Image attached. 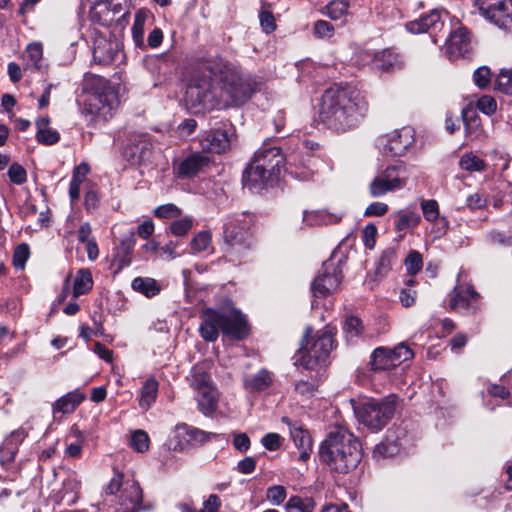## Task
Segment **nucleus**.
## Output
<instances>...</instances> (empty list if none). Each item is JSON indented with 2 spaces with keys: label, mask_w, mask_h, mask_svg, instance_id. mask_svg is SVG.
<instances>
[{
  "label": "nucleus",
  "mask_w": 512,
  "mask_h": 512,
  "mask_svg": "<svg viewBox=\"0 0 512 512\" xmlns=\"http://www.w3.org/2000/svg\"><path fill=\"white\" fill-rule=\"evenodd\" d=\"M257 82L239 67L221 57L207 60L203 72L196 73L187 88L195 107L223 109L246 103L257 90Z\"/></svg>",
  "instance_id": "nucleus-1"
},
{
  "label": "nucleus",
  "mask_w": 512,
  "mask_h": 512,
  "mask_svg": "<svg viewBox=\"0 0 512 512\" xmlns=\"http://www.w3.org/2000/svg\"><path fill=\"white\" fill-rule=\"evenodd\" d=\"M368 109V101L360 91L348 85L333 84L321 96L319 118L329 129L347 132L358 127Z\"/></svg>",
  "instance_id": "nucleus-2"
},
{
  "label": "nucleus",
  "mask_w": 512,
  "mask_h": 512,
  "mask_svg": "<svg viewBox=\"0 0 512 512\" xmlns=\"http://www.w3.org/2000/svg\"><path fill=\"white\" fill-rule=\"evenodd\" d=\"M362 446L353 433L344 427H336L322 442L320 461L337 473H348L362 459Z\"/></svg>",
  "instance_id": "nucleus-3"
},
{
  "label": "nucleus",
  "mask_w": 512,
  "mask_h": 512,
  "mask_svg": "<svg viewBox=\"0 0 512 512\" xmlns=\"http://www.w3.org/2000/svg\"><path fill=\"white\" fill-rule=\"evenodd\" d=\"M201 324L199 333L207 342H214L219 336V331L224 336L234 340H242L249 333L245 316L238 310L220 311L206 308L200 315Z\"/></svg>",
  "instance_id": "nucleus-4"
},
{
  "label": "nucleus",
  "mask_w": 512,
  "mask_h": 512,
  "mask_svg": "<svg viewBox=\"0 0 512 512\" xmlns=\"http://www.w3.org/2000/svg\"><path fill=\"white\" fill-rule=\"evenodd\" d=\"M307 330L302 346L298 351L297 363L307 370H317L326 366L327 359L334 347L333 332L330 329L318 331L310 337Z\"/></svg>",
  "instance_id": "nucleus-5"
},
{
  "label": "nucleus",
  "mask_w": 512,
  "mask_h": 512,
  "mask_svg": "<svg viewBox=\"0 0 512 512\" xmlns=\"http://www.w3.org/2000/svg\"><path fill=\"white\" fill-rule=\"evenodd\" d=\"M94 92L85 101L83 113L91 116V120L107 121L118 106V92L114 85L99 76H92Z\"/></svg>",
  "instance_id": "nucleus-6"
},
{
  "label": "nucleus",
  "mask_w": 512,
  "mask_h": 512,
  "mask_svg": "<svg viewBox=\"0 0 512 512\" xmlns=\"http://www.w3.org/2000/svg\"><path fill=\"white\" fill-rule=\"evenodd\" d=\"M199 410L205 415H211L218 407L219 393L210 374V365L198 363L190 371L188 377Z\"/></svg>",
  "instance_id": "nucleus-7"
},
{
  "label": "nucleus",
  "mask_w": 512,
  "mask_h": 512,
  "mask_svg": "<svg viewBox=\"0 0 512 512\" xmlns=\"http://www.w3.org/2000/svg\"><path fill=\"white\" fill-rule=\"evenodd\" d=\"M397 397L389 395L381 399H368L355 409L358 420L371 431L382 430L393 418Z\"/></svg>",
  "instance_id": "nucleus-8"
},
{
  "label": "nucleus",
  "mask_w": 512,
  "mask_h": 512,
  "mask_svg": "<svg viewBox=\"0 0 512 512\" xmlns=\"http://www.w3.org/2000/svg\"><path fill=\"white\" fill-rule=\"evenodd\" d=\"M252 225V217L242 213L230 219L224 225V241L228 254L244 255L253 245L249 228Z\"/></svg>",
  "instance_id": "nucleus-9"
},
{
  "label": "nucleus",
  "mask_w": 512,
  "mask_h": 512,
  "mask_svg": "<svg viewBox=\"0 0 512 512\" xmlns=\"http://www.w3.org/2000/svg\"><path fill=\"white\" fill-rule=\"evenodd\" d=\"M409 178L408 167L399 162L388 165L380 171L369 184V193L372 197H382L389 192L404 188Z\"/></svg>",
  "instance_id": "nucleus-10"
},
{
  "label": "nucleus",
  "mask_w": 512,
  "mask_h": 512,
  "mask_svg": "<svg viewBox=\"0 0 512 512\" xmlns=\"http://www.w3.org/2000/svg\"><path fill=\"white\" fill-rule=\"evenodd\" d=\"M481 13L495 25L512 30V0H478Z\"/></svg>",
  "instance_id": "nucleus-11"
},
{
  "label": "nucleus",
  "mask_w": 512,
  "mask_h": 512,
  "mask_svg": "<svg viewBox=\"0 0 512 512\" xmlns=\"http://www.w3.org/2000/svg\"><path fill=\"white\" fill-rule=\"evenodd\" d=\"M235 129L231 123H222L218 128L211 129L200 139V145L204 151L212 153H224L230 149Z\"/></svg>",
  "instance_id": "nucleus-12"
},
{
  "label": "nucleus",
  "mask_w": 512,
  "mask_h": 512,
  "mask_svg": "<svg viewBox=\"0 0 512 512\" xmlns=\"http://www.w3.org/2000/svg\"><path fill=\"white\" fill-rule=\"evenodd\" d=\"M153 143L149 135L133 136L123 150V157L133 165L150 161L153 154Z\"/></svg>",
  "instance_id": "nucleus-13"
},
{
  "label": "nucleus",
  "mask_w": 512,
  "mask_h": 512,
  "mask_svg": "<svg viewBox=\"0 0 512 512\" xmlns=\"http://www.w3.org/2000/svg\"><path fill=\"white\" fill-rule=\"evenodd\" d=\"M443 16H447V13L437 9L432 10L429 14L423 15L417 20L406 23V29L413 34L427 32L430 34L432 41L437 44L438 34L444 28Z\"/></svg>",
  "instance_id": "nucleus-14"
},
{
  "label": "nucleus",
  "mask_w": 512,
  "mask_h": 512,
  "mask_svg": "<svg viewBox=\"0 0 512 512\" xmlns=\"http://www.w3.org/2000/svg\"><path fill=\"white\" fill-rule=\"evenodd\" d=\"M342 276L341 271L334 267L333 264L325 263L323 271L314 279L311 290L315 298L326 297L335 291Z\"/></svg>",
  "instance_id": "nucleus-15"
},
{
  "label": "nucleus",
  "mask_w": 512,
  "mask_h": 512,
  "mask_svg": "<svg viewBox=\"0 0 512 512\" xmlns=\"http://www.w3.org/2000/svg\"><path fill=\"white\" fill-rule=\"evenodd\" d=\"M383 145V152L391 156H402L407 149L413 144L414 136L411 127H403L400 130L394 131L383 144L384 139H380Z\"/></svg>",
  "instance_id": "nucleus-16"
},
{
  "label": "nucleus",
  "mask_w": 512,
  "mask_h": 512,
  "mask_svg": "<svg viewBox=\"0 0 512 512\" xmlns=\"http://www.w3.org/2000/svg\"><path fill=\"white\" fill-rule=\"evenodd\" d=\"M479 294L472 286H456L450 300L452 310L474 313L478 308Z\"/></svg>",
  "instance_id": "nucleus-17"
},
{
  "label": "nucleus",
  "mask_w": 512,
  "mask_h": 512,
  "mask_svg": "<svg viewBox=\"0 0 512 512\" xmlns=\"http://www.w3.org/2000/svg\"><path fill=\"white\" fill-rule=\"evenodd\" d=\"M211 163V158L201 152H193L180 160L174 168L178 177L192 178Z\"/></svg>",
  "instance_id": "nucleus-18"
},
{
  "label": "nucleus",
  "mask_w": 512,
  "mask_h": 512,
  "mask_svg": "<svg viewBox=\"0 0 512 512\" xmlns=\"http://www.w3.org/2000/svg\"><path fill=\"white\" fill-rule=\"evenodd\" d=\"M252 161L260 164V166H264L267 171L278 176L280 169L284 164V156L282 155L279 147L264 144L255 152Z\"/></svg>",
  "instance_id": "nucleus-19"
},
{
  "label": "nucleus",
  "mask_w": 512,
  "mask_h": 512,
  "mask_svg": "<svg viewBox=\"0 0 512 512\" xmlns=\"http://www.w3.org/2000/svg\"><path fill=\"white\" fill-rule=\"evenodd\" d=\"M470 50V33L463 27H458L449 34L445 42V54L451 60L465 56Z\"/></svg>",
  "instance_id": "nucleus-20"
},
{
  "label": "nucleus",
  "mask_w": 512,
  "mask_h": 512,
  "mask_svg": "<svg viewBox=\"0 0 512 512\" xmlns=\"http://www.w3.org/2000/svg\"><path fill=\"white\" fill-rule=\"evenodd\" d=\"M278 176H275L270 171L253 162L252 160L248 164L247 168L243 173V185L249 190L263 189L269 182L273 181Z\"/></svg>",
  "instance_id": "nucleus-21"
},
{
  "label": "nucleus",
  "mask_w": 512,
  "mask_h": 512,
  "mask_svg": "<svg viewBox=\"0 0 512 512\" xmlns=\"http://www.w3.org/2000/svg\"><path fill=\"white\" fill-rule=\"evenodd\" d=\"M85 398V394L78 389L70 391L61 396L52 405V413L54 418H57L58 414H72L85 400Z\"/></svg>",
  "instance_id": "nucleus-22"
},
{
  "label": "nucleus",
  "mask_w": 512,
  "mask_h": 512,
  "mask_svg": "<svg viewBox=\"0 0 512 512\" xmlns=\"http://www.w3.org/2000/svg\"><path fill=\"white\" fill-rule=\"evenodd\" d=\"M135 233L131 231L120 240L119 245L114 250L113 263L117 265V270L129 266L132 261V252L135 246Z\"/></svg>",
  "instance_id": "nucleus-23"
},
{
  "label": "nucleus",
  "mask_w": 512,
  "mask_h": 512,
  "mask_svg": "<svg viewBox=\"0 0 512 512\" xmlns=\"http://www.w3.org/2000/svg\"><path fill=\"white\" fill-rule=\"evenodd\" d=\"M123 512H138L142 503V489L138 482L126 483L121 495Z\"/></svg>",
  "instance_id": "nucleus-24"
},
{
  "label": "nucleus",
  "mask_w": 512,
  "mask_h": 512,
  "mask_svg": "<svg viewBox=\"0 0 512 512\" xmlns=\"http://www.w3.org/2000/svg\"><path fill=\"white\" fill-rule=\"evenodd\" d=\"M290 434L293 439V442L299 449V459L305 461L312 452L311 436L309 435L307 430H305L302 426H299L297 424H293L290 426Z\"/></svg>",
  "instance_id": "nucleus-25"
},
{
  "label": "nucleus",
  "mask_w": 512,
  "mask_h": 512,
  "mask_svg": "<svg viewBox=\"0 0 512 512\" xmlns=\"http://www.w3.org/2000/svg\"><path fill=\"white\" fill-rule=\"evenodd\" d=\"M272 381L271 373L261 369L256 374L246 375L243 378V385L248 392H261L270 387Z\"/></svg>",
  "instance_id": "nucleus-26"
},
{
  "label": "nucleus",
  "mask_w": 512,
  "mask_h": 512,
  "mask_svg": "<svg viewBox=\"0 0 512 512\" xmlns=\"http://www.w3.org/2000/svg\"><path fill=\"white\" fill-rule=\"evenodd\" d=\"M400 446L399 435L396 431L389 430L385 440L376 445L373 453L374 456L392 457L399 452Z\"/></svg>",
  "instance_id": "nucleus-27"
},
{
  "label": "nucleus",
  "mask_w": 512,
  "mask_h": 512,
  "mask_svg": "<svg viewBox=\"0 0 512 512\" xmlns=\"http://www.w3.org/2000/svg\"><path fill=\"white\" fill-rule=\"evenodd\" d=\"M80 488V483L72 477L63 481V489L54 494V501L56 503L65 502L68 505L74 504L77 500V493Z\"/></svg>",
  "instance_id": "nucleus-28"
},
{
  "label": "nucleus",
  "mask_w": 512,
  "mask_h": 512,
  "mask_svg": "<svg viewBox=\"0 0 512 512\" xmlns=\"http://www.w3.org/2000/svg\"><path fill=\"white\" fill-rule=\"evenodd\" d=\"M176 433L178 437H183L186 442L201 444L210 440L213 434L207 433L198 428L189 426L187 424H180L176 426Z\"/></svg>",
  "instance_id": "nucleus-29"
},
{
  "label": "nucleus",
  "mask_w": 512,
  "mask_h": 512,
  "mask_svg": "<svg viewBox=\"0 0 512 512\" xmlns=\"http://www.w3.org/2000/svg\"><path fill=\"white\" fill-rule=\"evenodd\" d=\"M375 66L382 72H389L400 69L402 64L398 54L391 50H383L377 53L374 59Z\"/></svg>",
  "instance_id": "nucleus-30"
},
{
  "label": "nucleus",
  "mask_w": 512,
  "mask_h": 512,
  "mask_svg": "<svg viewBox=\"0 0 512 512\" xmlns=\"http://www.w3.org/2000/svg\"><path fill=\"white\" fill-rule=\"evenodd\" d=\"M370 365L374 371H386L395 368L390 349L385 347L376 348L372 353Z\"/></svg>",
  "instance_id": "nucleus-31"
},
{
  "label": "nucleus",
  "mask_w": 512,
  "mask_h": 512,
  "mask_svg": "<svg viewBox=\"0 0 512 512\" xmlns=\"http://www.w3.org/2000/svg\"><path fill=\"white\" fill-rule=\"evenodd\" d=\"M133 290L152 298L160 293L161 286L158 282L150 277H136L131 284Z\"/></svg>",
  "instance_id": "nucleus-32"
},
{
  "label": "nucleus",
  "mask_w": 512,
  "mask_h": 512,
  "mask_svg": "<svg viewBox=\"0 0 512 512\" xmlns=\"http://www.w3.org/2000/svg\"><path fill=\"white\" fill-rule=\"evenodd\" d=\"M93 287V279L90 270L80 269L77 272L73 287V298L88 293Z\"/></svg>",
  "instance_id": "nucleus-33"
},
{
  "label": "nucleus",
  "mask_w": 512,
  "mask_h": 512,
  "mask_svg": "<svg viewBox=\"0 0 512 512\" xmlns=\"http://www.w3.org/2000/svg\"><path fill=\"white\" fill-rule=\"evenodd\" d=\"M337 218L333 215L328 214L325 211H304L303 212V223L306 226H320L336 223Z\"/></svg>",
  "instance_id": "nucleus-34"
},
{
  "label": "nucleus",
  "mask_w": 512,
  "mask_h": 512,
  "mask_svg": "<svg viewBox=\"0 0 512 512\" xmlns=\"http://www.w3.org/2000/svg\"><path fill=\"white\" fill-rule=\"evenodd\" d=\"M157 391H158V382L155 379H148L144 383L140 399H139V406L147 410L150 408V406L155 402L157 397Z\"/></svg>",
  "instance_id": "nucleus-35"
},
{
  "label": "nucleus",
  "mask_w": 512,
  "mask_h": 512,
  "mask_svg": "<svg viewBox=\"0 0 512 512\" xmlns=\"http://www.w3.org/2000/svg\"><path fill=\"white\" fill-rule=\"evenodd\" d=\"M316 503L311 497L292 496L285 504L287 512H313Z\"/></svg>",
  "instance_id": "nucleus-36"
},
{
  "label": "nucleus",
  "mask_w": 512,
  "mask_h": 512,
  "mask_svg": "<svg viewBox=\"0 0 512 512\" xmlns=\"http://www.w3.org/2000/svg\"><path fill=\"white\" fill-rule=\"evenodd\" d=\"M420 220V215L416 212L400 211L395 223V229L397 232L405 231L408 228L416 227L420 223Z\"/></svg>",
  "instance_id": "nucleus-37"
},
{
  "label": "nucleus",
  "mask_w": 512,
  "mask_h": 512,
  "mask_svg": "<svg viewBox=\"0 0 512 512\" xmlns=\"http://www.w3.org/2000/svg\"><path fill=\"white\" fill-rule=\"evenodd\" d=\"M22 438V433L14 432L3 442V444L0 446V457L2 461H11L14 459L16 453V444L14 443V440H21Z\"/></svg>",
  "instance_id": "nucleus-38"
},
{
  "label": "nucleus",
  "mask_w": 512,
  "mask_h": 512,
  "mask_svg": "<svg viewBox=\"0 0 512 512\" xmlns=\"http://www.w3.org/2000/svg\"><path fill=\"white\" fill-rule=\"evenodd\" d=\"M495 88L509 96H512V68L502 69L495 80Z\"/></svg>",
  "instance_id": "nucleus-39"
},
{
  "label": "nucleus",
  "mask_w": 512,
  "mask_h": 512,
  "mask_svg": "<svg viewBox=\"0 0 512 512\" xmlns=\"http://www.w3.org/2000/svg\"><path fill=\"white\" fill-rule=\"evenodd\" d=\"M348 8V0H332L326 6L327 15L332 20H339L346 15Z\"/></svg>",
  "instance_id": "nucleus-40"
},
{
  "label": "nucleus",
  "mask_w": 512,
  "mask_h": 512,
  "mask_svg": "<svg viewBox=\"0 0 512 512\" xmlns=\"http://www.w3.org/2000/svg\"><path fill=\"white\" fill-rule=\"evenodd\" d=\"M343 330L348 340H353L359 337L363 332L362 321L356 316H349L346 318Z\"/></svg>",
  "instance_id": "nucleus-41"
},
{
  "label": "nucleus",
  "mask_w": 512,
  "mask_h": 512,
  "mask_svg": "<svg viewBox=\"0 0 512 512\" xmlns=\"http://www.w3.org/2000/svg\"><path fill=\"white\" fill-rule=\"evenodd\" d=\"M193 227V219L190 216H185L181 219H176L170 224V232L177 237L185 236Z\"/></svg>",
  "instance_id": "nucleus-42"
},
{
  "label": "nucleus",
  "mask_w": 512,
  "mask_h": 512,
  "mask_svg": "<svg viewBox=\"0 0 512 512\" xmlns=\"http://www.w3.org/2000/svg\"><path fill=\"white\" fill-rule=\"evenodd\" d=\"M420 207L423 216L428 222H436L440 217L438 202L434 199L422 200Z\"/></svg>",
  "instance_id": "nucleus-43"
},
{
  "label": "nucleus",
  "mask_w": 512,
  "mask_h": 512,
  "mask_svg": "<svg viewBox=\"0 0 512 512\" xmlns=\"http://www.w3.org/2000/svg\"><path fill=\"white\" fill-rule=\"evenodd\" d=\"M460 167L469 172L482 171L485 163L479 157L473 154H465L460 159Z\"/></svg>",
  "instance_id": "nucleus-44"
},
{
  "label": "nucleus",
  "mask_w": 512,
  "mask_h": 512,
  "mask_svg": "<svg viewBox=\"0 0 512 512\" xmlns=\"http://www.w3.org/2000/svg\"><path fill=\"white\" fill-rule=\"evenodd\" d=\"M462 120L467 133L475 132L480 126V119L471 108L466 107L462 109Z\"/></svg>",
  "instance_id": "nucleus-45"
},
{
  "label": "nucleus",
  "mask_w": 512,
  "mask_h": 512,
  "mask_svg": "<svg viewBox=\"0 0 512 512\" xmlns=\"http://www.w3.org/2000/svg\"><path fill=\"white\" fill-rule=\"evenodd\" d=\"M270 4L263 2L262 11L260 12V24L266 33H271L276 29L275 19L273 14L269 11Z\"/></svg>",
  "instance_id": "nucleus-46"
},
{
  "label": "nucleus",
  "mask_w": 512,
  "mask_h": 512,
  "mask_svg": "<svg viewBox=\"0 0 512 512\" xmlns=\"http://www.w3.org/2000/svg\"><path fill=\"white\" fill-rule=\"evenodd\" d=\"M30 256V248L26 243L19 244L13 253V265L16 269H24L25 264Z\"/></svg>",
  "instance_id": "nucleus-47"
},
{
  "label": "nucleus",
  "mask_w": 512,
  "mask_h": 512,
  "mask_svg": "<svg viewBox=\"0 0 512 512\" xmlns=\"http://www.w3.org/2000/svg\"><path fill=\"white\" fill-rule=\"evenodd\" d=\"M93 57L94 60L98 61L101 64H109L114 60L112 45L110 43L105 42L104 46L102 47L100 44H98L94 48Z\"/></svg>",
  "instance_id": "nucleus-48"
},
{
  "label": "nucleus",
  "mask_w": 512,
  "mask_h": 512,
  "mask_svg": "<svg viewBox=\"0 0 512 512\" xmlns=\"http://www.w3.org/2000/svg\"><path fill=\"white\" fill-rule=\"evenodd\" d=\"M390 354L391 358L393 359L394 367L413 357L412 350L403 343L399 344L394 349H390Z\"/></svg>",
  "instance_id": "nucleus-49"
},
{
  "label": "nucleus",
  "mask_w": 512,
  "mask_h": 512,
  "mask_svg": "<svg viewBox=\"0 0 512 512\" xmlns=\"http://www.w3.org/2000/svg\"><path fill=\"white\" fill-rule=\"evenodd\" d=\"M131 447L137 452H145L149 448L148 434L143 430L135 431L130 440Z\"/></svg>",
  "instance_id": "nucleus-50"
},
{
  "label": "nucleus",
  "mask_w": 512,
  "mask_h": 512,
  "mask_svg": "<svg viewBox=\"0 0 512 512\" xmlns=\"http://www.w3.org/2000/svg\"><path fill=\"white\" fill-rule=\"evenodd\" d=\"M210 244L211 234L208 231H200L190 242L191 249L197 253L207 250Z\"/></svg>",
  "instance_id": "nucleus-51"
},
{
  "label": "nucleus",
  "mask_w": 512,
  "mask_h": 512,
  "mask_svg": "<svg viewBox=\"0 0 512 512\" xmlns=\"http://www.w3.org/2000/svg\"><path fill=\"white\" fill-rule=\"evenodd\" d=\"M154 215L158 218L172 219L181 215V210L174 204L168 203L157 207Z\"/></svg>",
  "instance_id": "nucleus-52"
},
{
  "label": "nucleus",
  "mask_w": 512,
  "mask_h": 512,
  "mask_svg": "<svg viewBox=\"0 0 512 512\" xmlns=\"http://www.w3.org/2000/svg\"><path fill=\"white\" fill-rule=\"evenodd\" d=\"M145 17L141 12H137L132 25V36L137 45H141L144 37Z\"/></svg>",
  "instance_id": "nucleus-53"
},
{
  "label": "nucleus",
  "mask_w": 512,
  "mask_h": 512,
  "mask_svg": "<svg viewBox=\"0 0 512 512\" xmlns=\"http://www.w3.org/2000/svg\"><path fill=\"white\" fill-rule=\"evenodd\" d=\"M422 256L417 251H412L408 254L405 266L409 274L415 275L422 269Z\"/></svg>",
  "instance_id": "nucleus-54"
},
{
  "label": "nucleus",
  "mask_w": 512,
  "mask_h": 512,
  "mask_svg": "<svg viewBox=\"0 0 512 512\" xmlns=\"http://www.w3.org/2000/svg\"><path fill=\"white\" fill-rule=\"evenodd\" d=\"M267 499L274 505H280L286 498V489L284 486L275 485L267 489Z\"/></svg>",
  "instance_id": "nucleus-55"
},
{
  "label": "nucleus",
  "mask_w": 512,
  "mask_h": 512,
  "mask_svg": "<svg viewBox=\"0 0 512 512\" xmlns=\"http://www.w3.org/2000/svg\"><path fill=\"white\" fill-rule=\"evenodd\" d=\"M477 108L486 115H492L496 112L497 103L494 97L490 95H484L478 99Z\"/></svg>",
  "instance_id": "nucleus-56"
},
{
  "label": "nucleus",
  "mask_w": 512,
  "mask_h": 512,
  "mask_svg": "<svg viewBox=\"0 0 512 512\" xmlns=\"http://www.w3.org/2000/svg\"><path fill=\"white\" fill-rule=\"evenodd\" d=\"M36 139L39 143L44 145H53L60 139V135L56 130L44 129L37 131Z\"/></svg>",
  "instance_id": "nucleus-57"
},
{
  "label": "nucleus",
  "mask_w": 512,
  "mask_h": 512,
  "mask_svg": "<svg viewBox=\"0 0 512 512\" xmlns=\"http://www.w3.org/2000/svg\"><path fill=\"white\" fill-rule=\"evenodd\" d=\"M8 176L10 180L17 185L24 183L27 179L25 169L17 163H14L9 167Z\"/></svg>",
  "instance_id": "nucleus-58"
},
{
  "label": "nucleus",
  "mask_w": 512,
  "mask_h": 512,
  "mask_svg": "<svg viewBox=\"0 0 512 512\" xmlns=\"http://www.w3.org/2000/svg\"><path fill=\"white\" fill-rule=\"evenodd\" d=\"M487 202V197L484 194L476 192L467 197L466 206L470 210L483 209L486 207Z\"/></svg>",
  "instance_id": "nucleus-59"
},
{
  "label": "nucleus",
  "mask_w": 512,
  "mask_h": 512,
  "mask_svg": "<svg viewBox=\"0 0 512 512\" xmlns=\"http://www.w3.org/2000/svg\"><path fill=\"white\" fill-rule=\"evenodd\" d=\"M473 79L475 84L484 88L490 83L491 72L490 69L486 66L479 67L473 74Z\"/></svg>",
  "instance_id": "nucleus-60"
},
{
  "label": "nucleus",
  "mask_w": 512,
  "mask_h": 512,
  "mask_svg": "<svg viewBox=\"0 0 512 512\" xmlns=\"http://www.w3.org/2000/svg\"><path fill=\"white\" fill-rule=\"evenodd\" d=\"M233 446L236 450H238L241 453L246 452L250 448V438L246 433H234L233 434V440H232Z\"/></svg>",
  "instance_id": "nucleus-61"
},
{
  "label": "nucleus",
  "mask_w": 512,
  "mask_h": 512,
  "mask_svg": "<svg viewBox=\"0 0 512 512\" xmlns=\"http://www.w3.org/2000/svg\"><path fill=\"white\" fill-rule=\"evenodd\" d=\"M314 33L320 38L331 37L334 33V27L327 21L319 20L314 24Z\"/></svg>",
  "instance_id": "nucleus-62"
},
{
  "label": "nucleus",
  "mask_w": 512,
  "mask_h": 512,
  "mask_svg": "<svg viewBox=\"0 0 512 512\" xmlns=\"http://www.w3.org/2000/svg\"><path fill=\"white\" fill-rule=\"evenodd\" d=\"M42 45L39 43H31L27 46L26 54L27 58L34 65H38L40 60L42 59Z\"/></svg>",
  "instance_id": "nucleus-63"
},
{
  "label": "nucleus",
  "mask_w": 512,
  "mask_h": 512,
  "mask_svg": "<svg viewBox=\"0 0 512 512\" xmlns=\"http://www.w3.org/2000/svg\"><path fill=\"white\" fill-rule=\"evenodd\" d=\"M261 442L266 449L275 451L281 445V437L277 433H268L262 438Z\"/></svg>",
  "instance_id": "nucleus-64"
}]
</instances>
